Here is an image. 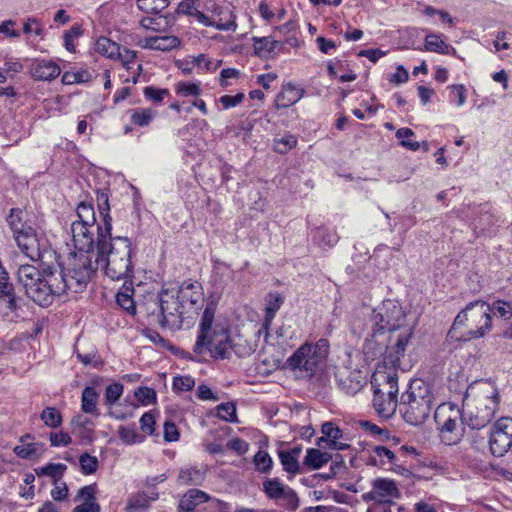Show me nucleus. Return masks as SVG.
Returning a JSON list of instances; mask_svg holds the SVG:
<instances>
[{
  "label": "nucleus",
  "mask_w": 512,
  "mask_h": 512,
  "mask_svg": "<svg viewBox=\"0 0 512 512\" xmlns=\"http://www.w3.org/2000/svg\"><path fill=\"white\" fill-rule=\"evenodd\" d=\"M103 225L97 227L96 258L92 265L101 266L105 275L112 280H127L133 277L132 243L128 237H112V218L106 193L97 196Z\"/></svg>",
  "instance_id": "f257e3e1"
},
{
  "label": "nucleus",
  "mask_w": 512,
  "mask_h": 512,
  "mask_svg": "<svg viewBox=\"0 0 512 512\" xmlns=\"http://www.w3.org/2000/svg\"><path fill=\"white\" fill-rule=\"evenodd\" d=\"M96 273V268L92 265V259L89 255H81L75 258L71 267L67 270L49 272L43 277V283H40V293L43 294L42 300L37 304L45 307L52 303L55 296L70 291L79 293L84 291L92 276Z\"/></svg>",
  "instance_id": "f03ea898"
},
{
  "label": "nucleus",
  "mask_w": 512,
  "mask_h": 512,
  "mask_svg": "<svg viewBox=\"0 0 512 512\" xmlns=\"http://www.w3.org/2000/svg\"><path fill=\"white\" fill-rule=\"evenodd\" d=\"M215 311L212 303L204 309L192 351L198 356L224 360L230 358L233 344L229 328L214 320Z\"/></svg>",
  "instance_id": "7ed1b4c3"
},
{
  "label": "nucleus",
  "mask_w": 512,
  "mask_h": 512,
  "mask_svg": "<svg viewBox=\"0 0 512 512\" xmlns=\"http://www.w3.org/2000/svg\"><path fill=\"white\" fill-rule=\"evenodd\" d=\"M492 329L490 304L484 300L469 302L455 317L447 333L448 342H466L485 337Z\"/></svg>",
  "instance_id": "20e7f679"
},
{
  "label": "nucleus",
  "mask_w": 512,
  "mask_h": 512,
  "mask_svg": "<svg viewBox=\"0 0 512 512\" xmlns=\"http://www.w3.org/2000/svg\"><path fill=\"white\" fill-rule=\"evenodd\" d=\"M433 400L429 383L422 379L412 380L398 403L404 421L414 426L422 424L431 413Z\"/></svg>",
  "instance_id": "39448f33"
},
{
  "label": "nucleus",
  "mask_w": 512,
  "mask_h": 512,
  "mask_svg": "<svg viewBox=\"0 0 512 512\" xmlns=\"http://www.w3.org/2000/svg\"><path fill=\"white\" fill-rule=\"evenodd\" d=\"M387 365L378 366L371 378L373 407L378 415L386 418L396 412L399 403L398 373L396 368Z\"/></svg>",
  "instance_id": "423d86ee"
},
{
  "label": "nucleus",
  "mask_w": 512,
  "mask_h": 512,
  "mask_svg": "<svg viewBox=\"0 0 512 512\" xmlns=\"http://www.w3.org/2000/svg\"><path fill=\"white\" fill-rule=\"evenodd\" d=\"M77 219L71 223V234L75 248L80 252L96 253L97 227L95 211L91 204L80 203L76 210Z\"/></svg>",
  "instance_id": "0eeeda50"
},
{
  "label": "nucleus",
  "mask_w": 512,
  "mask_h": 512,
  "mask_svg": "<svg viewBox=\"0 0 512 512\" xmlns=\"http://www.w3.org/2000/svg\"><path fill=\"white\" fill-rule=\"evenodd\" d=\"M329 343L319 339L316 343L305 342L285 362V367L291 371H299L303 376L311 378L319 365L327 357Z\"/></svg>",
  "instance_id": "6e6552de"
},
{
  "label": "nucleus",
  "mask_w": 512,
  "mask_h": 512,
  "mask_svg": "<svg viewBox=\"0 0 512 512\" xmlns=\"http://www.w3.org/2000/svg\"><path fill=\"white\" fill-rule=\"evenodd\" d=\"M479 390L481 398L477 405L463 410L461 413L462 423L476 430L486 427L491 422L499 404V394L496 388L487 383H480Z\"/></svg>",
  "instance_id": "1a4fd4ad"
},
{
  "label": "nucleus",
  "mask_w": 512,
  "mask_h": 512,
  "mask_svg": "<svg viewBox=\"0 0 512 512\" xmlns=\"http://www.w3.org/2000/svg\"><path fill=\"white\" fill-rule=\"evenodd\" d=\"M373 322L376 327L372 334L373 338L385 332L393 333L407 326L402 306L398 301L390 299L383 301L381 306L374 310Z\"/></svg>",
  "instance_id": "9d476101"
},
{
  "label": "nucleus",
  "mask_w": 512,
  "mask_h": 512,
  "mask_svg": "<svg viewBox=\"0 0 512 512\" xmlns=\"http://www.w3.org/2000/svg\"><path fill=\"white\" fill-rule=\"evenodd\" d=\"M161 309L162 327L172 331L180 330L183 327L184 319L190 317L174 297V289L162 288Z\"/></svg>",
  "instance_id": "9b49d317"
},
{
  "label": "nucleus",
  "mask_w": 512,
  "mask_h": 512,
  "mask_svg": "<svg viewBox=\"0 0 512 512\" xmlns=\"http://www.w3.org/2000/svg\"><path fill=\"white\" fill-rule=\"evenodd\" d=\"M489 445L491 453L496 457L512 453V418L502 417L494 423Z\"/></svg>",
  "instance_id": "f8f14e48"
},
{
  "label": "nucleus",
  "mask_w": 512,
  "mask_h": 512,
  "mask_svg": "<svg viewBox=\"0 0 512 512\" xmlns=\"http://www.w3.org/2000/svg\"><path fill=\"white\" fill-rule=\"evenodd\" d=\"M18 283L24 288L26 295L35 303L42 300L43 294L40 293V283H43L41 272L33 265H20L16 271Z\"/></svg>",
  "instance_id": "ddd939ff"
},
{
  "label": "nucleus",
  "mask_w": 512,
  "mask_h": 512,
  "mask_svg": "<svg viewBox=\"0 0 512 512\" xmlns=\"http://www.w3.org/2000/svg\"><path fill=\"white\" fill-rule=\"evenodd\" d=\"M413 335V327L405 326L396 336L393 334L389 337V341L393 342L386 346L384 354V363L389 364L393 368L400 366V358L404 356L406 347Z\"/></svg>",
  "instance_id": "4468645a"
},
{
  "label": "nucleus",
  "mask_w": 512,
  "mask_h": 512,
  "mask_svg": "<svg viewBox=\"0 0 512 512\" xmlns=\"http://www.w3.org/2000/svg\"><path fill=\"white\" fill-rule=\"evenodd\" d=\"M363 446L359 452V459L367 465L385 468L387 464H395L396 454L382 445H369L366 442L359 441Z\"/></svg>",
  "instance_id": "2eb2a0df"
},
{
  "label": "nucleus",
  "mask_w": 512,
  "mask_h": 512,
  "mask_svg": "<svg viewBox=\"0 0 512 512\" xmlns=\"http://www.w3.org/2000/svg\"><path fill=\"white\" fill-rule=\"evenodd\" d=\"M21 252L32 261H41L43 259V251L36 231L31 226H26L13 235Z\"/></svg>",
  "instance_id": "dca6fc26"
},
{
  "label": "nucleus",
  "mask_w": 512,
  "mask_h": 512,
  "mask_svg": "<svg viewBox=\"0 0 512 512\" xmlns=\"http://www.w3.org/2000/svg\"><path fill=\"white\" fill-rule=\"evenodd\" d=\"M174 289V297L188 314L196 313L197 305L202 300L200 286L196 283L184 282L177 289Z\"/></svg>",
  "instance_id": "f3484780"
},
{
  "label": "nucleus",
  "mask_w": 512,
  "mask_h": 512,
  "mask_svg": "<svg viewBox=\"0 0 512 512\" xmlns=\"http://www.w3.org/2000/svg\"><path fill=\"white\" fill-rule=\"evenodd\" d=\"M30 73L35 80L51 81L60 75L61 69L53 60L36 59L31 65Z\"/></svg>",
  "instance_id": "a211bd4d"
},
{
  "label": "nucleus",
  "mask_w": 512,
  "mask_h": 512,
  "mask_svg": "<svg viewBox=\"0 0 512 512\" xmlns=\"http://www.w3.org/2000/svg\"><path fill=\"white\" fill-rule=\"evenodd\" d=\"M321 430L323 436L317 441V445L319 447H328L335 450H343L349 447V445L339 441V439L342 437V432L338 426L331 422H326L322 425Z\"/></svg>",
  "instance_id": "6ab92c4d"
},
{
  "label": "nucleus",
  "mask_w": 512,
  "mask_h": 512,
  "mask_svg": "<svg viewBox=\"0 0 512 512\" xmlns=\"http://www.w3.org/2000/svg\"><path fill=\"white\" fill-rule=\"evenodd\" d=\"M373 490L378 500L384 503H391L393 499H398L401 495L396 482L390 479H376L373 482Z\"/></svg>",
  "instance_id": "aec40b11"
},
{
  "label": "nucleus",
  "mask_w": 512,
  "mask_h": 512,
  "mask_svg": "<svg viewBox=\"0 0 512 512\" xmlns=\"http://www.w3.org/2000/svg\"><path fill=\"white\" fill-rule=\"evenodd\" d=\"M141 48L158 51H169L180 45L178 37L173 35L146 37L139 42Z\"/></svg>",
  "instance_id": "412c9836"
},
{
  "label": "nucleus",
  "mask_w": 512,
  "mask_h": 512,
  "mask_svg": "<svg viewBox=\"0 0 512 512\" xmlns=\"http://www.w3.org/2000/svg\"><path fill=\"white\" fill-rule=\"evenodd\" d=\"M210 499V495L202 490L189 489L180 499L177 510L178 512H194L197 506Z\"/></svg>",
  "instance_id": "4be33fe9"
},
{
  "label": "nucleus",
  "mask_w": 512,
  "mask_h": 512,
  "mask_svg": "<svg viewBox=\"0 0 512 512\" xmlns=\"http://www.w3.org/2000/svg\"><path fill=\"white\" fill-rule=\"evenodd\" d=\"M140 312L144 313L151 324H158L162 327L161 316V292L158 295H150L139 305Z\"/></svg>",
  "instance_id": "5701e85b"
},
{
  "label": "nucleus",
  "mask_w": 512,
  "mask_h": 512,
  "mask_svg": "<svg viewBox=\"0 0 512 512\" xmlns=\"http://www.w3.org/2000/svg\"><path fill=\"white\" fill-rule=\"evenodd\" d=\"M303 97V90L293 84L284 85L275 100L276 108H288L297 103Z\"/></svg>",
  "instance_id": "b1692460"
},
{
  "label": "nucleus",
  "mask_w": 512,
  "mask_h": 512,
  "mask_svg": "<svg viewBox=\"0 0 512 512\" xmlns=\"http://www.w3.org/2000/svg\"><path fill=\"white\" fill-rule=\"evenodd\" d=\"M266 307H265V316L263 321V327L267 331L271 326V323L284 303V297L278 292H270L266 296Z\"/></svg>",
  "instance_id": "393cba45"
},
{
  "label": "nucleus",
  "mask_w": 512,
  "mask_h": 512,
  "mask_svg": "<svg viewBox=\"0 0 512 512\" xmlns=\"http://www.w3.org/2000/svg\"><path fill=\"white\" fill-rule=\"evenodd\" d=\"M301 453V448L293 447L289 450L279 452L280 463L287 473L296 475L300 472V464L298 458Z\"/></svg>",
  "instance_id": "a878e982"
},
{
  "label": "nucleus",
  "mask_w": 512,
  "mask_h": 512,
  "mask_svg": "<svg viewBox=\"0 0 512 512\" xmlns=\"http://www.w3.org/2000/svg\"><path fill=\"white\" fill-rule=\"evenodd\" d=\"M99 397L100 395L94 387H85L81 394V411L98 417L100 415L97 407Z\"/></svg>",
  "instance_id": "bb28decb"
},
{
  "label": "nucleus",
  "mask_w": 512,
  "mask_h": 512,
  "mask_svg": "<svg viewBox=\"0 0 512 512\" xmlns=\"http://www.w3.org/2000/svg\"><path fill=\"white\" fill-rule=\"evenodd\" d=\"M30 434H26L21 437L20 444L14 448L15 454L23 459H31L38 457L42 451V444L37 442H26L27 439H31Z\"/></svg>",
  "instance_id": "cd10ccee"
},
{
  "label": "nucleus",
  "mask_w": 512,
  "mask_h": 512,
  "mask_svg": "<svg viewBox=\"0 0 512 512\" xmlns=\"http://www.w3.org/2000/svg\"><path fill=\"white\" fill-rule=\"evenodd\" d=\"M205 480V471L197 467L182 468L178 475V482L181 485L198 486Z\"/></svg>",
  "instance_id": "c85d7f7f"
},
{
  "label": "nucleus",
  "mask_w": 512,
  "mask_h": 512,
  "mask_svg": "<svg viewBox=\"0 0 512 512\" xmlns=\"http://www.w3.org/2000/svg\"><path fill=\"white\" fill-rule=\"evenodd\" d=\"M424 49L429 52H435L443 55L447 54H455V48L446 44L440 35L438 34H428L425 38Z\"/></svg>",
  "instance_id": "c756f323"
},
{
  "label": "nucleus",
  "mask_w": 512,
  "mask_h": 512,
  "mask_svg": "<svg viewBox=\"0 0 512 512\" xmlns=\"http://www.w3.org/2000/svg\"><path fill=\"white\" fill-rule=\"evenodd\" d=\"M133 293V287L126 286L125 282L121 290L116 294L117 304L130 315H135L137 311L136 303L132 297Z\"/></svg>",
  "instance_id": "7c9ffc66"
},
{
  "label": "nucleus",
  "mask_w": 512,
  "mask_h": 512,
  "mask_svg": "<svg viewBox=\"0 0 512 512\" xmlns=\"http://www.w3.org/2000/svg\"><path fill=\"white\" fill-rule=\"evenodd\" d=\"M288 486L283 484L279 478H266L262 484V490L266 497L273 501H280Z\"/></svg>",
  "instance_id": "2f4dec72"
},
{
  "label": "nucleus",
  "mask_w": 512,
  "mask_h": 512,
  "mask_svg": "<svg viewBox=\"0 0 512 512\" xmlns=\"http://www.w3.org/2000/svg\"><path fill=\"white\" fill-rule=\"evenodd\" d=\"M330 459L331 455L329 453L321 452L320 450L315 448H310L307 450L303 464L304 466L315 470L327 464L330 461Z\"/></svg>",
  "instance_id": "473e14b6"
},
{
  "label": "nucleus",
  "mask_w": 512,
  "mask_h": 512,
  "mask_svg": "<svg viewBox=\"0 0 512 512\" xmlns=\"http://www.w3.org/2000/svg\"><path fill=\"white\" fill-rule=\"evenodd\" d=\"M312 240L320 247H331L338 237L333 229L328 227H319L312 232Z\"/></svg>",
  "instance_id": "72a5a7b5"
},
{
  "label": "nucleus",
  "mask_w": 512,
  "mask_h": 512,
  "mask_svg": "<svg viewBox=\"0 0 512 512\" xmlns=\"http://www.w3.org/2000/svg\"><path fill=\"white\" fill-rule=\"evenodd\" d=\"M279 42L272 40L270 37H254L253 48L255 54L267 58L279 46Z\"/></svg>",
  "instance_id": "f704fd0d"
},
{
  "label": "nucleus",
  "mask_w": 512,
  "mask_h": 512,
  "mask_svg": "<svg viewBox=\"0 0 512 512\" xmlns=\"http://www.w3.org/2000/svg\"><path fill=\"white\" fill-rule=\"evenodd\" d=\"M457 421L452 418H448L442 425L441 439L447 445H453L460 441V433L457 432Z\"/></svg>",
  "instance_id": "c9c22d12"
},
{
  "label": "nucleus",
  "mask_w": 512,
  "mask_h": 512,
  "mask_svg": "<svg viewBox=\"0 0 512 512\" xmlns=\"http://www.w3.org/2000/svg\"><path fill=\"white\" fill-rule=\"evenodd\" d=\"M120 45L107 37H99L95 43V50L109 58L114 60L116 56H119Z\"/></svg>",
  "instance_id": "e433bc0d"
},
{
  "label": "nucleus",
  "mask_w": 512,
  "mask_h": 512,
  "mask_svg": "<svg viewBox=\"0 0 512 512\" xmlns=\"http://www.w3.org/2000/svg\"><path fill=\"white\" fill-rule=\"evenodd\" d=\"M67 466L62 463H48L43 467H39L35 469V472L38 476H48L53 479L54 484H56L60 478L64 475Z\"/></svg>",
  "instance_id": "4c0bfd02"
},
{
  "label": "nucleus",
  "mask_w": 512,
  "mask_h": 512,
  "mask_svg": "<svg viewBox=\"0 0 512 512\" xmlns=\"http://www.w3.org/2000/svg\"><path fill=\"white\" fill-rule=\"evenodd\" d=\"M41 421L49 428L61 426L63 418L61 412L55 407H46L40 414Z\"/></svg>",
  "instance_id": "58836bf2"
},
{
  "label": "nucleus",
  "mask_w": 512,
  "mask_h": 512,
  "mask_svg": "<svg viewBox=\"0 0 512 512\" xmlns=\"http://www.w3.org/2000/svg\"><path fill=\"white\" fill-rule=\"evenodd\" d=\"M139 10L147 14H159L169 6V0H137Z\"/></svg>",
  "instance_id": "ea45409f"
},
{
  "label": "nucleus",
  "mask_w": 512,
  "mask_h": 512,
  "mask_svg": "<svg viewBox=\"0 0 512 512\" xmlns=\"http://www.w3.org/2000/svg\"><path fill=\"white\" fill-rule=\"evenodd\" d=\"M253 464L257 472L261 474H269L273 468V460L269 453L259 450L253 457Z\"/></svg>",
  "instance_id": "a19ab883"
},
{
  "label": "nucleus",
  "mask_w": 512,
  "mask_h": 512,
  "mask_svg": "<svg viewBox=\"0 0 512 512\" xmlns=\"http://www.w3.org/2000/svg\"><path fill=\"white\" fill-rule=\"evenodd\" d=\"M357 423L366 433L373 437H377L380 441L390 439V432L386 428H381L368 420H358Z\"/></svg>",
  "instance_id": "79ce46f5"
},
{
  "label": "nucleus",
  "mask_w": 512,
  "mask_h": 512,
  "mask_svg": "<svg viewBox=\"0 0 512 512\" xmlns=\"http://www.w3.org/2000/svg\"><path fill=\"white\" fill-rule=\"evenodd\" d=\"M83 33V27L81 24L78 23L73 24L68 30H66L63 34L65 49L71 53H75L76 47L74 44V40L81 37Z\"/></svg>",
  "instance_id": "37998d69"
},
{
  "label": "nucleus",
  "mask_w": 512,
  "mask_h": 512,
  "mask_svg": "<svg viewBox=\"0 0 512 512\" xmlns=\"http://www.w3.org/2000/svg\"><path fill=\"white\" fill-rule=\"evenodd\" d=\"M149 499L146 494H136L129 498L126 512H144L149 508Z\"/></svg>",
  "instance_id": "c03bdc74"
},
{
  "label": "nucleus",
  "mask_w": 512,
  "mask_h": 512,
  "mask_svg": "<svg viewBox=\"0 0 512 512\" xmlns=\"http://www.w3.org/2000/svg\"><path fill=\"white\" fill-rule=\"evenodd\" d=\"M24 211L19 208H12L7 217V222L13 231V235L28 226L24 220Z\"/></svg>",
  "instance_id": "a18cd8bd"
},
{
  "label": "nucleus",
  "mask_w": 512,
  "mask_h": 512,
  "mask_svg": "<svg viewBox=\"0 0 512 512\" xmlns=\"http://www.w3.org/2000/svg\"><path fill=\"white\" fill-rule=\"evenodd\" d=\"M193 17L197 20V22H199L203 26L215 27L216 29L221 31H228L236 28L235 23H215L205 13L198 9L193 15Z\"/></svg>",
  "instance_id": "49530a36"
},
{
  "label": "nucleus",
  "mask_w": 512,
  "mask_h": 512,
  "mask_svg": "<svg viewBox=\"0 0 512 512\" xmlns=\"http://www.w3.org/2000/svg\"><path fill=\"white\" fill-rule=\"evenodd\" d=\"M79 464L81 473L83 475H91L97 471L99 461L96 456H92L89 453L85 452L80 455Z\"/></svg>",
  "instance_id": "de8ad7c7"
},
{
  "label": "nucleus",
  "mask_w": 512,
  "mask_h": 512,
  "mask_svg": "<svg viewBox=\"0 0 512 512\" xmlns=\"http://www.w3.org/2000/svg\"><path fill=\"white\" fill-rule=\"evenodd\" d=\"M156 112L151 109H137L131 114V122L137 126H148L154 119Z\"/></svg>",
  "instance_id": "09e8293b"
},
{
  "label": "nucleus",
  "mask_w": 512,
  "mask_h": 512,
  "mask_svg": "<svg viewBox=\"0 0 512 512\" xmlns=\"http://www.w3.org/2000/svg\"><path fill=\"white\" fill-rule=\"evenodd\" d=\"M297 138L292 134H285L283 137L274 140V151L279 154H286L296 147Z\"/></svg>",
  "instance_id": "8fccbe9b"
},
{
  "label": "nucleus",
  "mask_w": 512,
  "mask_h": 512,
  "mask_svg": "<svg viewBox=\"0 0 512 512\" xmlns=\"http://www.w3.org/2000/svg\"><path fill=\"white\" fill-rule=\"evenodd\" d=\"M414 136V132L410 128H400L396 132V137L401 139L400 145L411 151H417L421 145L417 141L409 140L410 137Z\"/></svg>",
  "instance_id": "3c124183"
},
{
  "label": "nucleus",
  "mask_w": 512,
  "mask_h": 512,
  "mask_svg": "<svg viewBox=\"0 0 512 512\" xmlns=\"http://www.w3.org/2000/svg\"><path fill=\"white\" fill-rule=\"evenodd\" d=\"M124 387L119 382L109 384L105 389V404L112 407L122 396Z\"/></svg>",
  "instance_id": "603ef678"
},
{
  "label": "nucleus",
  "mask_w": 512,
  "mask_h": 512,
  "mask_svg": "<svg viewBox=\"0 0 512 512\" xmlns=\"http://www.w3.org/2000/svg\"><path fill=\"white\" fill-rule=\"evenodd\" d=\"M282 506L288 511H295L300 504L299 497L294 489L287 487L284 494L280 498Z\"/></svg>",
  "instance_id": "864d4df0"
},
{
  "label": "nucleus",
  "mask_w": 512,
  "mask_h": 512,
  "mask_svg": "<svg viewBox=\"0 0 512 512\" xmlns=\"http://www.w3.org/2000/svg\"><path fill=\"white\" fill-rule=\"evenodd\" d=\"M195 386V379L192 376H175L172 382V388L176 392L191 391Z\"/></svg>",
  "instance_id": "5fc2aeb1"
},
{
  "label": "nucleus",
  "mask_w": 512,
  "mask_h": 512,
  "mask_svg": "<svg viewBox=\"0 0 512 512\" xmlns=\"http://www.w3.org/2000/svg\"><path fill=\"white\" fill-rule=\"evenodd\" d=\"M175 91L178 95L184 97L198 96L201 93L200 83L178 82L175 86Z\"/></svg>",
  "instance_id": "6e6d98bb"
},
{
  "label": "nucleus",
  "mask_w": 512,
  "mask_h": 512,
  "mask_svg": "<svg viewBox=\"0 0 512 512\" xmlns=\"http://www.w3.org/2000/svg\"><path fill=\"white\" fill-rule=\"evenodd\" d=\"M217 416L224 421L235 422L237 419L235 405L231 402L218 405Z\"/></svg>",
  "instance_id": "4d7b16f0"
},
{
  "label": "nucleus",
  "mask_w": 512,
  "mask_h": 512,
  "mask_svg": "<svg viewBox=\"0 0 512 512\" xmlns=\"http://www.w3.org/2000/svg\"><path fill=\"white\" fill-rule=\"evenodd\" d=\"M118 435L121 441L129 445L142 442V437L132 427L121 426Z\"/></svg>",
  "instance_id": "13d9d810"
},
{
  "label": "nucleus",
  "mask_w": 512,
  "mask_h": 512,
  "mask_svg": "<svg viewBox=\"0 0 512 512\" xmlns=\"http://www.w3.org/2000/svg\"><path fill=\"white\" fill-rule=\"evenodd\" d=\"M491 313L498 315L504 319L512 317V305L508 302L497 300L490 305Z\"/></svg>",
  "instance_id": "bf43d9fd"
},
{
  "label": "nucleus",
  "mask_w": 512,
  "mask_h": 512,
  "mask_svg": "<svg viewBox=\"0 0 512 512\" xmlns=\"http://www.w3.org/2000/svg\"><path fill=\"white\" fill-rule=\"evenodd\" d=\"M23 32L25 34L33 33L34 35L42 38L44 35V28L40 19L29 17L23 24Z\"/></svg>",
  "instance_id": "052dcab7"
},
{
  "label": "nucleus",
  "mask_w": 512,
  "mask_h": 512,
  "mask_svg": "<svg viewBox=\"0 0 512 512\" xmlns=\"http://www.w3.org/2000/svg\"><path fill=\"white\" fill-rule=\"evenodd\" d=\"M134 396L139 402L148 404L156 399V392L153 388L142 386L135 390Z\"/></svg>",
  "instance_id": "680f3d73"
},
{
  "label": "nucleus",
  "mask_w": 512,
  "mask_h": 512,
  "mask_svg": "<svg viewBox=\"0 0 512 512\" xmlns=\"http://www.w3.org/2000/svg\"><path fill=\"white\" fill-rule=\"evenodd\" d=\"M136 59V52L125 47H119V56L114 60H119L127 69H130V64H134Z\"/></svg>",
  "instance_id": "e2e57ef3"
},
{
  "label": "nucleus",
  "mask_w": 512,
  "mask_h": 512,
  "mask_svg": "<svg viewBox=\"0 0 512 512\" xmlns=\"http://www.w3.org/2000/svg\"><path fill=\"white\" fill-rule=\"evenodd\" d=\"M72 442L71 436L64 431L50 434V443L53 447L68 446Z\"/></svg>",
  "instance_id": "0e129e2a"
},
{
  "label": "nucleus",
  "mask_w": 512,
  "mask_h": 512,
  "mask_svg": "<svg viewBox=\"0 0 512 512\" xmlns=\"http://www.w3.org/2000/svg\"><path fill=\"white\" fill-rule=\"evenodd\" d=\"M144 96L154 102H161L166 95L169 94L167 89H159L152 86H148L144 89Z\"/></svg>",
  "instance_id": "69168bd1"
},
{
  "label": "nucleus",
  "mask_w": 512,
  "mask_h": 512,
  "mask_svg": "<svg viewBox=\"0 0 512 512\" xmlns=\"http://www.w3.org/2000/svg\"><path fill=\"white\" fill-rule=\"evenodd\" d=\"M154 425H155V417L151 412H146L141 416L140 427L144 433H146L148 435H152L155 430Z\"/></svg>",
  "instance_id": "338daca9"
},
{
  "label": "nucleus",
  "mask_w": 512,
  "mask_h": 512,
  "mask_svg": "<svg viewBox=\"0 0 512 512\" xmlns=\"http://www.w3.org/2000/svg\"><path fill=\"white\" fill-rule=\"evenodd\" d=\"M244 99V93L240 92L236 95H223L220 97L219 102L222 104L224 109H230L236 107Z\"/></svg>",
  "instance_id": "774afa93"
}]
</instances>
